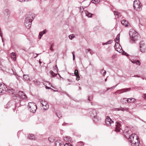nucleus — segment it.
Wrapping results in <instances>:
<instances>
[{"label":"nucleus","instance_id":"1","mask_svg":"<svg viewBox=\"0 0 146 146\" xmlns=\"http://www.w3.org/2000/svg\"><path fill=\"white\" fill-rule=\"evenodd\" d=\"M6 92L10 94H14L13 98L15 100L16 107H20L24 105L25 104V101L23 100L27 99V97L23 92L17 91L15 92V90L12 88H9L6 90Z\"/></svg>","mask_w":146,"mask_h":146},{"label":"nucleus","instance_id":"2","mask_svg":"<svg viewBox=\"0 0 146 146\" xmlns=\"http://www.w3.org/2000/svg\"><path fill=\"white\" fill-rule=\"evenodd\" d=\"M123 133L125 137L128 139L131 146H140L139 138L136 134H133L132 131L128 127L123 131Z\"/></svg>","mask_w":146,"mask_h":146},{"label":"nucleus","instance_id":"3","mask_svg":"<svg viewBox=\"0 0 146 146\" xmlns=\"http://www.w3.org/2000/svg\"><path fill=\"white\" fill-rule=\"evenodd\" d=\"M129 35L131 40L134 42L138 40L139 38L138 33L133 29H131L130 30Z\"/></svg>","mask_w":146,"mask_h":146},{"label":"nucleus","instance_id":"4","mask_svg":"<svg viewBox=\"0 0 146 146\" xmlns=\"http://www.w3.org/2000/svg\"><path fill=\"white\" fill-rule=\"evenodd\" d=\"M33 19L31 15H27L25 19L24 24L26 28L29 29L31 25V22Z\"/></svg>","mask_w":146,"mask_h":146},{"label":"nucleus","instance_id":"5","mask_svg":"<svg viewBox=\"0 0 146 146\" xmlns=\"http://www.w3.org/2000/svg\"><path fill=\"white\" fill-rule=\"evenodd\" d=\"M133 7L135 10L139 11L142 10V5L139 0H135L133 2Z\"/></svg>","mask_w":146,"mask_h":146},{"label":"nucleus","instance_id":"6","mask_svg":"<svg viewBox=\"0 0 146 146\" xmlns=\"http://www.w3.org/2000/svg\"><path fill=\"white\" fill-rule=\"evenodd\" d=\"M28 107L29 110L31 112L33 113H34L37 109V106L36 104L33 102L29 103Z\"/></svg>","mask_w":146,"mask_h":146},{"label":"nucleus","instance_id":"7","mask_svg":"<svg viewBox=\"0 0 146 146\" xmlns=\"http://www.w3.org/2000/svg\"><path fill=\"white\" fill-rule=\"evenodd\" d=\"M105 122L106 125L109 126H111L112 124H113L114 121L109 116H107L106 118Z\"/></svg>","mask_w":146,"mask_h":146},{"label":"nucleus","instance_id":"8","mask_svg":"<svg viewBox=\"0 0 146 146\" xmlns=\"http://www.w3.org/2000/svg\"><path fill=\"white\" fill-rule=\"evenodd\" d=\"M40 102L42 106H44V109L45 110H47L49 108V105L47 102L45 100H40Z\"/></svg>","mask_w":146,"mask_h":146},{"label":"nucleus","instance_id":"9","mask_svg":"<svg viewBox=\"0 0 146 146\" xmlns=\"http://www.w3.org/2000/svg\"><path fill=\"white\" fill-rule=\"evenodd\" d=\"M5 86L3 83L0 84V94H4L6 92V90L5 88Z\"/></svg>","mask_w":146,"mask_h":146},{"label":"nucleus","instance_id":"10","mask_svg":"<svg viewBox=\"0 0 146 146\" xmlns=\"http://www.w3.org/2000/svg\"><path fill=\"white\" fill-rule=\"evenodd\" d=\"M140 50L141 52H145L146 49V46L143 43V41H141L140 43Z\"/></svg>","mask_w":146,"mask_h":146},{"label":"nucleus","instance_id":"11","mask_svg":"<svg viewBox=\"0 0 146 146\" xmlns=\"http://www.w3.org/2000/svg\"><path fill=\"white\" fill-rule=\"evenodd\" d=\"M3 13L5 18L7 19H8L10 14V11L8 9H6L4 11Z\"/></svg>","mask_w":146,"mask_h":146},{"label":"nucleus","instance_id":"12","mask_svg":"<svg viewBox=\"0 0 146 146\" xmlns=\"http://www.w3.org/2000/svg\"><path fill=\"white\" fill-rule=\"evenodd\" d=\"M131 90V88H127L125 89H123L119 90H118L115 93H117L118 94H121L123 92H126L129 91Z\"/></svg>","mask_w":146,"mask_h":146},{"label":"nucleus","instance_id":"13","mask_svg":"<svg viewBox=\"0 0 146 146\" xmlns=\"http://www.w3.org/2000/svg\"><path fill=\"white\" fill-rule=\"evenodd\" d=\"M116 123L115 131L117 132H120V130L121 129V125L119 122L118 121H116Z\"/></svg>","mask_w":146,"mask_h":146},{"label":"nucleus","instance_id":"14","mask_svg":"<svg viewBox=\"0 0 146 146\" xmlns=\"http://www.w3.org/2000/svg\"><path fill=\"white\" fill-rule=\"evenodd\" d=\"M119 36L120 35L119 34L117 35L116 38L115 39V41L116 42L115 45V47L117 46H119L120 45L119 43L117 42V41L119 42Z\"/></svg>","mask_w":146,"mask_h":146},{"label":"nucleus","instance_id":"15","mask_svg":"<svg viewBox=\"0 0 146 146\" xmlns=\"http://www.w3.org/2000/svg\"><path fill=\"white\" fill-rule=\"evenodd\" d=\"M46 30H44L40 32L39 33L38 36V39H40L41 38L42 36L44 34H45L46 33Z\"/></svg>","mask_w":146,"mask_h":146},{"label":"nucleus","instance_id":"16","mask_svg":"<svg viewBox=\"0 0 146 146\" xmlns=\"http://www.w3.org/2000/svg\"><path fill=\"white\" fill-rule=\"evenodd\" d=\"M64 139L65 141L68 142H71V139L70 137L68 136H65L64 137Z\"/></svg>","mask_w":146,"mask_h":146},{"label":"nucleus","instance_id":"17","mask_svg":"<svg viewBox=\"0 0 146 146\" xmlns=\"http://www.w3.org/2000/svg\"><path fill=\"white\" fill-rule=\"evenodd\" d=\"M90 116L92 117L94 116V115H96L97 114V112L96 110H93L90 113Z\"/></svg>","mask_w":146,"mask_h":146},{"label":"nucleus","instance_id":"18","mask_svg":"<svg viewBox=\"0 0 146 146\" xmlns=\"http://www.w3.org/2000/svg\"><path fill=\"white\" fill-rule=\"evenodd\" d=\"M63 143L60 140L58 139L57 140L56 142L55 145L56 146H59Z\"/></svg>","mask_w":146,"mask_h":146},{"label":"nucleus","instance_id":"19","mask_svg":"<svg viewBox=\"0 0 146 146\" xmlns=\"http://www.w3.org/2000/svg\"><path fill=\"white\" fill-rule=\"evenodd\" d=\"M121 23L122 25H123L127 27L128 26V25L129 24L128 23L127 21L126 20H123L121 21Z\"/></svg>","mask_w":146,"mask_h":146},{"label":"nucleus","instance_id":"20","mask_svg":"<svg viewBox=\"0 0 146 146\" xmlns=\"http://www.w3.org/2000/svg\"><path fill=\"white\" fill-rule=\"evenodd\" d=\"M28 138L31 140H34L36 139L35 136L33 135L32 134H30L28 135Z\"/></svg>","mask_w":146,"mask_h":146},{"label":"nucleus","instance_id":"21","mask_svg":"<svg viewBox=\"0 0 146 146\" xmlns=\"http://www.w3.org/2000/svg\"><path fill=\"white\" fill-rule=\"evenodd\" d=\"M85 14L88 17H92V15H93L92 14L90 13H89L88 11H85Z\"/></svg>","mask_w":146,"mask_h":146},{"label":"nucleus","instance_id":"22","mask_svg":"<svg viewBox=\"0 0 146 146\" xmlns=\"http://www.w3.org/2000/svg\"><path fill=\"white\" fill-rule=\"evenodd\" d=\"M23 79L26 81H29L30 80L29 76L27 75H24L23 76Z\"/></svg>","mask_w":146,"mask_h":146},{"label":"nucleus","instance_id":"23","mask_svg":"<svg viewBox=\"0 0 146 146\" xmlns=\"http://www.w3.org/2000/svg\"><path fill=\"white\" fill-rule=\"evenodd\" d=\"M93 119L94 122H97L99 121V118L97 115H94V116Z\"/></svg>","mask_w":146,"mask_h":146},{"label":"nucleus","instance_id":"24","mask_svg":"<svg viewBox=\"0 0 146 146\" xmlns=\"http://www.w3.org/2000/svg\"><path fill=\"white\" fill-rule=\"evenodd\" d=\"M77 145L78 146H84V143L82 141L78 142L77 143Z\"/></svg>","mask_w":146,"mask_h":146},{"label":"nucleus","instance_id":"25","mask_svg":"<svg viewBox=\"0 0 146 146\" xmlns=\"http://www.w3.org/2000/svg\"><path fill=\"white\" fill-rule=\"evenodd\" d=\"M50 74L52 75V77H54L57 74L55 73L52 71L51 70L50 72Z\"/></svg>","mask_w":146,"mask_h":146},{"label":"nucleus","instance_id":"26","mask_svg":"<svg viewBox=\"0 0 146 146\" xmlns=\"http://www.w3.org/2000/svg\"><path fill=\"white\" fill-rule=\"evenodd\" d=\"M100 1V0H92L91 2L95 4H98Z\"/></svg>","mask_w":146,"mask_h":146},{"label":"nucleus","instance_id":"27","mask_svg":"<svg viewBox=\"0 0 146 146\" xmlns=\"http://www.w3.org/2000/svg\"><path fill=\"white\" fill-rule=\"evenodd\" d=\"M122 52V54H124V55L128 56V54L126 52H125L124 51H123L122 50H120L119 51V53Z\"/></svg>","mask_w":146,"mask_h":146},{"label":"nucleus","instance_id":"28","mask_svg":"<svg viewBox=\"0 0 146 146\" xmlns=\"http://www.w3.org/2000/svg\"><path fill=\"white\" fill-rule=\"evenodd\" d=\"M112 41L111 40H108L107 42H106V43H102V44L104 45H107L109 44H110L112 42Z\"/></svg>","mask_w":146,"mask_h":146},{"label":"nucleus","instance_id":"29","mask_svg":"<svg viewBox=\"0 0 146 146\" xmlns=\"http://www.w3.org/2000/svg\"><path fill=\"white\" fill-rule=\"evenodd\" d=\"M13 101H11L9 102L7 104V107H9L12 105V104L13 103Z\"/></svg>","mask_w":146,"mask_h":146},{"label":"nucleus","instance_id":"30","mask_svg":"<svg viewBox=\"0 0 146 146\" xmlns=\"http://www.w3.org/2000/svg\"><path fill=\"white\" fill-rule=\"evenodd\" d=\"M101 74H102V76H104L106 74V72L105 70L102 69L101 70Z\"/></svg>","mask_w":146,"mask_h":146},{"label":"nucleus","instance_id":"31","mask_svg":"<svg viewBox=\"0 0 146 146\" xmlns=\"http://www.w3.org/2000/svg\"><path fill=\"white\" fill-rule=\"evenodd\" d=\"M121 110L122 111H128V109L127 108H122L121 107V109H119L118 110Z\"/></svg>","mask_w":146,"mask_h":146},{"label":"nucleus","instance_id":"32","mask_svg":"<svg viewBox=\"0 0 146 146\" xmlns=\"http://www.w3.org/2000/svg\"><path fill=\"white\" fill-rule=\"evenodd\" d=\"M118 84H117L115 86H113L110 88H107V90H106V91L110 90H112L113 89V88H115L118 85Z\"/></svg>","mask_w":146,"mask_h":146},{"label":"nucleus","instance_id":"33","mask_svg":"<svg viewBox=\"0 0 146 146\" xmlns=\"http://www.w3.org/2000/svg\"><path fill=\"white\" fill-rule=\"evenodd\" d=\"M114 14L115 16H117L118 17L120 13L117 11H114Z\"/></svg>","mask_w":146,"mask_h":146},{"label":"nucleus","instance_id":"34","mask_svg":"<svg viewBox=\"0 0 146 146\" xmlns=\"http://www.w3.org/2000/svg\"><path fill=\"white\" fill-rule=\"evenodd\" d=\"M86 51L87 52H90V53L91 54H92L93 53L92 50L90 48L86 49Z\"/></svg>","mask_w":146,"mask_h":146},{"label":"nucleus","instance_id":"35","mask_svg":"<svg viewBox=\"0 0 146 146\" xmlns=\"http://www.w3.org/2000/svg\"><path fill=\"white\" fill-rule=\"evenodd\" d=\"M74 74L75 76H78L79 75L78 71L76 69L74 70Z\"/></svg>","mask_w":146,"mask_h":146},{"label":"nucleus","instance_id":"36","mask_svg":"<svg viewBox=\"0 0 146 146\" xmlns=\"http://www.w3.org/2000/svg\"><path fill=\"white\" fill-rule=\"evenodd\" d=\"M74 36L73 34H71L69 36V38L71 40H72L74 38Z\"/></svg>","mask_w":146,"mask_h":146},{"label":"nucleus","instance_id":"37","mask_svg":"<svg viewBox=\"0 0 146 146\" xmlns=\"http://www.w3.org/2000/svg\"><path fill=\"white\" fill-rule=\"evenodd\" d=\"M48 140L50 142H53L54 140V138L52 139V137H49Z\"/></svg>","mask_w":146,"mask_h":146},{"label":"nucleus","instance_id":"38","mask_svg":"<svg viewBox=\"0 0 146 146\" xmlns=\"http://www.w3.org/2000/svg\"><path fill=\"white\" fill-rule=\"evenodd\" d=\"M130 99L131 102V103L135 102L136 100L134 98H130Z\"/></svg>","mask_w":146,"mask_h":146},{"label":"nucleus","instance_id":"39","mask_svg":"<svg viewBox=\"0 0 146 146\" xmlns=\"http://www.w3.org/2000/svg\"><path fill=\"white\" fill-rule=\"evenodd\" d=\"M61 92L62 93L64 94H66L69 97H70L69 95L66 92L63 91L62 92Z\"/></svg>","mask_w":146,"mask_h":146},{"label":"nucleus","instance_id":"40","mask_svg":"<svg viewBox=\"0 0 146 146\" xmlns=\"http://www.w3.org/2000/svg\"><path fill=\"white\" fill-rule=\"evenodd\" d=\"M12 54H13V56H11V57L13 58V60H14V59L15 60V58H16V55L14 53H12Z\"/></svg>","mask_w":146,"mask_h":146},{"label":"nucleus","instance_id":"41","mask_svg":"<svg viewBox=\"0 0 146 146\" xmlns=\"http://www.w3.org/2000/svg\"><path fill=\"white\" fill-rule=\"evenodd\" d=\"M135 64H137V65H140V63L139 62V61L138 60H137V61H136L135 63Z\"/></svg>","mask_w":146,"mask_h":146},{"label":"nucleus","instance_id":"42","mask_svg":"<svg viewBox=\"0 0 146 146\" xmlns=\"http://www.w3.org/2000/svg\"><path fill=\"white\" fill-rule=\"evenodd\" d=\"M53 46V44H51L50 45V50H51V51H53L54 50L52 48V47Z\"/></svg>","mask_w":146,"mask_h":146},{"label":"nucleus","instance_id":"43","mask_svg":"<svg viewBox=\"0 0 146 146\" xmlns=\"http://www.w3.org/2000/svg\"><path fill=\"white\" fill-rule=\"evenodd\" d=\"M64 146H72L71 144L70 143H66L64 145Z\"/></svg>","mask_w":146,"mask_h":146},{"label":"nucleus","instance_id":"44","mask_svg":"<svg viewBox=\"0 0 146 146\" xmlns=\"http://www.w3.org/2000/svg\"><path fill=\"white\" fill-rule=\"evenodd\" d=\"M54 69L57 72L58 71V69L57 66H55L54 67Z\"/></svg>","mask_w":146,"mask_h":146},{"label":"nucleus","instance_id":"45","mask_svg":"<svg viewBox=\"0 0 146 146\" xmlns=\"http://www.w3.org/2000/svg\"><path fill=\"white\" fill-rule=\"evenodd\" d=\"M76 76V80H80V76L79 75H78V76Z\"/></svg>","mask_w":146,"mask_h":146},{"label":"nucleus","instance_id":"46","mask_svg":"<svg viewBox=\"0 0 146 146\" xmlns=\"http://www.w3.org/2000/svg\"><path fill=\"white\" fill-rule=\"evenodd\" d=\"M130 98H128L127 99V101L128 103H131V101H130Z\"/></svg>","mask_w":146,"mask_h":146},{"label":"nucleus","instance_id":"47","mask_svg":"<svg viewBox=\"0 0 146 146\" xmlns=\"http://www.w3.org/2000/svg\"><path fill=\"white\" fill-rule=\"evenodd\" d=\"M143 98L145 99H146V94H145L143 95Z\"/></svg>","mask_w":146,"mask_h":146},{"label":"nucleus","instance_id":"48","mask_svg":"<svg viewBox=\"0 0 146 146\" xmlns=\"http://www.w3.org/2000/svg\"><path fill=\"white\" fill-rule=\"evenodd\" d=\"M131 62L133 63V64H135V61H134V60H131Z\"/></svg>","mask_w":146,"mask_h":146},{"label":"nucleus","instance_id":"49","mask_svg":"<svg viewBox=\"0 0 146 146\" xmlns=\"http://www.w3.org/2000/svg\"><path fill=\"white\" fill-rule=\"evenodd\" d=\"M34 82H35L38 84L40 83L37 80H36L35 81H34Z\"/></svg>","mask_w":146,"mask_h":146},{"label":"nucleus","instance_id":"50","mask_svg":"<svg viewBox=\"0 0 146 146\" xmlns=\"http://www.w3.org/2000/svg\"><path fill=\"white\" fill-rule=\"evenodd\" d=\"M46 89H51V88L49 87H48L47 86H46Z\"/></svg>","mask_w":146,"mask_h":146},{"label":"nucleus","instance_id":"51","mask_svg":"<svg viewBox=\"0 0 146 146\" xmlns=\"http://www.w3.org/2000/svg\"><path fill=\"white\" fill-rule=\"evenodd\" d=\"M40 54H40H36V56H35V57H34V58H35L36 57H37V56H38V55H39V54Z\"/></svg>","mask_w":146,"mask_h":146},{"label":"nucleus","instance_id":"52","mask_svg":"<svg viewBox=\"0 0 146 146\" xmlns=\"http://www.w3.org/2000/svg\"><path fill=\"white\" fill-rule=\"evenodd\" d=\"M132 77H139L140 76H139L138 75H135L133 76Z\"/></svg>","mask_w":146,"mask_h":146},{"label":"nucleus","instance_id":"53","mask_svg":"<svg viewBox=\"0 0 146 146\" xmlns=\"http://www.w3.org/2000/svg\"><path fill=\"white\" fill-rule=\"evenodd\" d=\"M75 59V56L74 55L73 56V59L74 60Z\"/></svg>","mask_w":146,"mask_h":146},{"label":"nucleus","instance_id":"54","mask_svg":"<svg viewBox=\"0 0 146 146\" xmlns=\"http://www.w3.org/2000/svg\"><path fill=\"white\" fill-rule=\"evenodd\" d=\"M72 55H73V56L74 55V56H75V54H74V53H75V52H74V51H73L72 52Z\"/></svg>","mask_w":146,"mask_h":146},{"label":"nucleus","instance_id":"55","mask_svg":"<svg viewBox=\"0 0 146 146\" xmlns=\"http://www.w3.org/2000/svg\"><path fill=\"white\" fill-rule=\"evenodd\" d=\"M31 0H24V2L25 1H30Z\"/></svg>","mask_w":146,"mask_h":146},{"label":"nucleus","instance_id":"56","mask_svg":"<svg viewBox=\"0 0 146 146\" xmlns=\"http://www.w3.org/2000/svg\"><path fill=\"white\" fill-rule=\"evenodd\" d=\"M56 115H57L58 116V118H60V117H61V116H58V114H56Z\"/></svg>","mask_w":146,"mask_h":146},{"label":"nucleus","instance_id":"57","mask_svg":"<svg viewBox=\"0 0 146 146\" xmlns=\"http://www.w3.org/2000/svg\"><path fill=\"white\" fill-rule=\"evenodd\" d=\"M66 124V123H63L62 124V125H63V126H64V125H65Z\"/></svg>","mask_w":146,"mask_h":146},{"label":"nucleus","instance_id":"58","mask_svg":"<svg viewBox=\"0 0 146 146\" xmlns=\"http://www.w3.org/2000/svg\"><path fill=\"white\" fill-rule=\"evenodd\" d=\"M67 80L69 81V82H71V80L70 79H68Z\"/></svg>","mask_w":146,"mask_h":146},{"label":"nucleus","instance_id":"59","mask_svg":"<svg viewBox=\"0 0 146 146\" xmlns=\"http://www.w3.org/2000/svg\"><path fill=\"white\" fill-rule=\"evenodd\" d=\"M39 63H40V64L42 63L40 61V60L39 61Z\"/></svg>","mask_w":146,"mask_h":146},{"label":"nucleus","instance_id":"60","mask_svg":"<svg viewBox=\"0 0 146 146\" xmlns=\"http://www.w3.org/2000/svg\"><path fill=\"white\" fill-rule=\"evenodd\" d=\"M107 78H106L105 79V81H107Z\"/></svg>","mask_w":146,"mask_h":146},{"label":"nucleus","instance_id":"61","mask_svg":"<svg viewBox=\"0 0 146 146\" xmlns=\"http://www.w3.org/2000/svg\"><path fill=\"white\" fill-rule=\"evenodd\" d=\"M79 89L80 90H81V88L80 87H79Z\"/></svg>","mask_w":146,"mask_h":146},{"label":"nucleus","instance_id":"62","mask_svg":"<svg viewBox=\"0 0 146 146\" xmlns=\"http://www.w3.org/2000/svg\"><path fill=\"white\" fill-rule=\"evenodd\" d=\"M88 100H89L90 101V98H89V97H88Z\"/></svg>","mask_w":146,"mask_h":146},{"label":"nucleus","instance_id":"63","mask_svg":"<svg viewBox=\"0 0 146 146\" xmlns=\"http://www.w3.org/2000/svg\"><path fill=\"white\" fill-rule=\"evenodd\" d=\"M115 94L116 95H117V94H118L117 93H115Z\"/></svg>","mask_w":146,"mask_h":146},{"label":"nucleus","instance_id":"64","mask_svg":"<svg viewBox=\"0 0 146 146\" xmlns=\"http://www.w3.org/2000/svg\"><path fill=\"white\" fill-rule=\"evenodd\" d=\"M70 84H71L70 83H69L68 84V85H70Z\"/></svg>","mask_w":146,"mask_h":146}]
</instances>
